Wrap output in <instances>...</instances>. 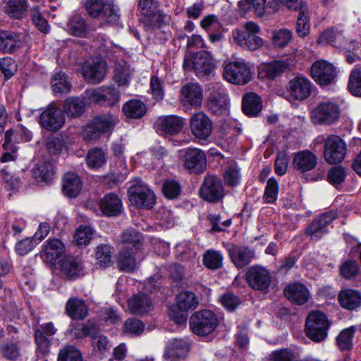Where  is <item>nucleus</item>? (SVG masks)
<instances>
[{
  "mask_svg": "<svg viewBox=\"0 0 361 361\" xmlns=\"http://www.w3.org/2000/svg\"><path fill=\"white\" fill-rule=\"evenodd\" d=\"M117 123V119L112 114L97 116L82 128V139L87 142H95L102 134L111 133Z\"/></svg>",
  "mask_w": 361,
  "mask_h": 361,
  "instance_id": "nucleus-1",
  "label": "nucleus"
},
{
  "mask_svg": "<svg viewBox=\"0 0 361 361\" xmlns=\"http://www.w3.org/2000/svg\"><path fill=\"white\" fill-rule=\"evenodd\" d=\"M329 326L330 323L324 313L312 312L306 319V336L314 342H321L326 338Z\"/></svg>",
  "mask_w": 361,
  "mask_h": 361,
  "instance_id": "nucleus-2",
  "label": "nucleus"
},
{
  "mask_svg": "<svg viewBox=\"0 0 361 361\" xmlns=\"http://www.w3.org/2000/svg\"><path fill=\"white\" fill-rule=\"evenodd\" d=\"M219 322L218 317L212 311L204 310L192 314L190 327L195 334L205 336L216 329Z\"/></svg>",
  "mask_w": 361,
  "mask_h": 361,
  "instance_id": "nucleus-3",
  "label": "nucleus"
},
{
  "mask_svg": "<svg viewBox=\"0 0 361 361\" xmlns=\"http://www.w3.org/2000/svg\"><path fill=\"white\" fill-rule=\"evenodd\" d=\"M347 154V145L338 135H328L324 141V159L331 165L341 164Z\"/></svg>",
  "mask_w": 361,
  "mask_h": 361,
  "instance_id": "nucleus-4",
  "label": "nucleus"
},
{
  "mask_svg": "<svg viewBox=\"0 0 361 361\" xmlns=\"http://www.w3.org/2000/svg\"><path fill=\"white\" fill-rule=\"evenodd\" d=\"M129 201L137 208L151 209L156 202L154 192L141 180L128 190Z\"/></svg>",
  "mask_w": 361,
  "mask_h": 361,
  "instance_id": "nucleus-5",
  "label": "nucleus"
},
{
  "mask_svg": "<svg viewBox=\"0 0 361 361\" xmlns=\"http://www.w3.org/2000/svg\"><path fill=\"white\" fill-rule=\"evenodd\" d=\"M183 66L185 69L192 68L201 78L210 75L214 69V61L208 51H198L189 59L185 57Z\"/></svg>",
  "mask_w": 361,
  "mask_h": 361,
  "instance_id": "nucleus-6",
  "label": "nucleus"
},
{
  "mask_svg": "<svg viewBox=\"0 0 361 361\" xmlns=\"http://www.w3.org/2000/svg\"><path fill=\"white\" fill-rule=\"evenodd\" d=\"M310 73L314 80L320 85L331 84L337 75L336 67L325 60L314 62Z\"/></svg>",
  "mask_w": 361,
  "mask_h": 361,
  "instance_id": "nucleus-7",
  "label": "nucleus"
},
{
  "mask_svg": "<svg viewBox=\"0 0 361 361\" xmlns=\"http://www.w3.org/2000/svg\"><path fill=\"white\" fill-rule=\"evenodd\" d=\"M337 213L334 211H329L323 213L316 218L306 228L305 233L311 240H319L327 233L326 226L337 218Z\"/></svg>",
  "mask_w": 361,
  "mask_h": 361,
  "instance_id": "nucleus-8",
  "label": "nucleus"
},
{
  "mask_svg": "<svg viewBox=\"0 0 361 361\" xmlns=\"http://www.w3.org/2000/svg\"><path fill=\"white\" fill-rule=\"evenodd\" d=\"M106 72V62L97 58L86 61L82 67L84 78L90 83H99L104 78Z\"/></svg>",
  "mask_w": 361,
  "mask_h": 361,
  "instance_id": "nucleus-9",
  "label": "nucleus"
},
{
  "mask_svg": "<svg viewBox=\"0 0 361 361\" xmlns=\"http://www.w3.org/2000/svg\"><path fill=\"white\" fill-rule=\"evenodd\" d=\"M200 194L208 202H216L221 200L224 195L221 179L214 176L205 177Z\"/></svg>",
  "mask_w": 361,
  "mask_h": 361,
  "instance_id": "nucleus-10",
  "label": "nucleus"
},
{
  "mask_svg": "<svg viewBox=\"0 0 361 361\" xmlns=\"http://www.w3.org/2000/svg\"><path fill=\"white\" fill-rule=\"evenodd\" d=\"M224 77L229 82L244 85L248 82V69L245 61H236L226 64Z\"/></svg>",
  "mask_w": 361,
  "mask_h": 361,
  "instance_id": "nucleus-11",
  "label": "nucleus"
},
{
  "mask_svg": "<svg viewBox=\"0 0 361 361\" xmlns=\"http://www.w3.org/2000/svg\"><path fill=\"white\" fill-rule=\"evenodd\" d=\"M312 83L302 75L294 77L288 82V91L295 99L303 101L307 99L312 94Z\"/></svg>",
  "mask_w": 361,
  "mask_h": 361,
  "instance_id": "nucleus-12",
  "label": "nucleus"
},
{
  "mask_svg": "<svg viewBox=\"0 0 361 361\" xmlns=\"http://www.w3.org/2000/svg\"><path fill=\"white\" fill-rule=\"evenodd\" d=\"M56 331L52 322L44 323L35 328V341L37 350L41 354L44 355L49 352L51 341L49 337L54 336Z\"/></svg>",
  "mask_w": 361,
  "mask_h": 361,
  "instance_id": "nucleus-13",
  "label": "nucleus"
},
{
  "mask_svg": "<svg viewBox=\"0 0 361 361\" xmlns=\"http://www.w3.org/2000/svg\"><path fill=\"white\" fill-rule=\"evenodd\" d=\"M318 159L315 153L310 149H303L293 154L292 164L295 170L304 173L315 169Z\"/></svg>",
  "mask_w": 361,
  "mask_h": 361,
  "instance_id": "nucleus-14",
  "label": "nucleus"
},
{
  "mask_svg": "<svg viewBox=\"0 0 361 361\" xmlns=\"http://www.w3.org/2000/svg\"><path fill=\"white\" fill-rule=\"evenodd\" d=\"M212 122L206 114H193L190 118L192 134L200 141L207 140L212 131Z\"/></svg>",
  "mask_w": 361,
  "mask_h": 361,
  "instance_id": "nucleus-15",
  "label": "nucleus"
},
{
  "mask_svg": "<svg viewBox=\"0 0 361 361\" xmlns=\"http://www.w3.org/2000/svg\"><path fill=\"white\" fill-rule=\"evenodd\" d=\"M185 121L180 116L169 115L160 116L155 123L157 130L162 135H175L180 132Z\"/></svg>",
  "mask_w": 361,
  "mask_h": 361,
  "instance_id": "nucleus-16",
  "label": "nucleus"
},
{
  "mask_svg": "<svg viewBox=\"0 0 361 361\" xmlns=\"http://www.w3.org/2000/svg\"><path fill=\"white\" fill-rule=\"evenodd\" d=\"M203 98L202 90L199 84L188 82L180 90V100L184 106L200 107Z\"/></svg>",
  "mask_w": 361,
  "mask_h": 361,
  "instance_id": "nucleus-17",
  "label": "nucleus"
},
{
  "mask_svg": "<svg viewBox=\"0 0 361 361\" xmlns=\"http://www.w3.org/2000/svg\"><path fill=\"white\" fill-rule=\"evenodd\" d=\"M185 166L195 173H202L206 169V155L196 148L187 149L184 156Z\"/></svg>",
  "mask_w": 361,
  "mask_h": 361,
  "instance_id": "nucleus-18",
  "label": "nucleus"
},
{
  "mask_svg": "<svg viewBox=\"0 0 361 361\" xmlns=\"http://www.w3.org/2000/svg\"><path fill=\"white\" fill-rule=\"evenodd\" d=\"M286 298L295 305H304L310 298L307 288L300 283H293L286 286L283 290Z\"/></svg>",
  "mask_w": 361,
  "mask_h": 361,
  "instance_id": "nucleus-19",
  "label": "nucleus"
},
{
  "mask_svg": "<svg viewBox=\"0 0 361 361\" xmlns=\"http://www.w3.org/2000/svg\"><path fill=\"white\" fill-rule=\"evenodd\" d=\"M99 207L103 215L111 217L121 213L123 204L118 196L114 193H109L100 199Z\"/></svg>",
  "mask_w": 361,
  "mask_h": 361,
  "instance_id": "nucleus-20",
  "label": "nucleus"
},
{
  "mask_svg": "<svg viewBox=\"0 0 361 361\" xmlns=\"http://www.w3.org/2000/svg\"><path fill=\"white\" fill-rule=\"evenodd\" d=\"M189 351V345L183 339L173 338L168 341L164 357L170 361L185 357Z\"/></svg>",
  "mask_w": 361,
  "mask_h": 361,
  "instance_id": "nucleus-21",
  "label": "nucleus"
},
{
  "mask_svg": "<svg viewBox=\"0 0 361 361\" xmlns=\"http://www.w3.org/2000/svg\"><path fill=\"white\" fill-rule=\"evenodd\" d=\"M65 311L67 315L74 320H83L88 315V307L85 302L76 297L68 300Z\"/></svg>",
  "mask_w": 361,
  "mask_h": 361,
  "instance_id": "nucleus-22",
  "label": "nucleus"
},
{
  "mask_svg": "<svg viewBox=\"0 0 361 361\" xmlns=\"http://www.w3.org/2000/svg\"><path fill=\"white\" fill-rule=\"evenodd\" d=\"M271 283L270 274L265 268L253 267L250 269V285L255 289L263 290Z\"/></svg>",
  "mask_w": 361,
  "mask_h": 361,
  "instance_id": "nucleus-23",
  "label": "nucleus"
},
{
  "mask_svg": "<svg viewBox=\"0 0 361 361\" xmlns=\"http://www.w3.org/2000/svg\"><path fill=\"white\" fill-rule=\"evenodd\" d=\"M21 45L18 33L11 30L0 31V51L12 54L16 51Z\"/></svg>",
  "mask_w": 361,
  "mask_h": 361,
  "instance_id": "nucleus-24",
  "label": "nucleus"
},
{
  "mask_svg": "<svg viewBox=\"0 0 361 361\" xmlns=\"http://www.w3.org/2000/svg\"><path fill=\"white\" fill-rule=\"evenodd\" d=\"M295 63L294 58L290 57L283 60L274 61L262 68L265 76L273 79L286 71L290 70Z\"/></svg>",
  "mask_w": 361,
  "mask_h": 361,
  "instance_id": "nucleus-25",
  "label": "nucleus"
},
{
  "mask_svg": "<svg viewBox=\"0 0 361 361\" xmlns=\"http://www.w3.org/2000/svg\"><path fill=\"white\" fill-rule=\"evenodd\" d=\"M295 63L294 58L290 57L283 60L274 61L262 68L265 76L273 79L286 71L290 70Z\"/></svg>",
  "mask_w": 361,
  "mask_h": 361,
  "instance_id": "nucleus-26",
  "label": "nucleus"
},
{
  "mask_svg": "<svg viewBox=\"0 0 361 361\" xmlns=\"http://www.w3.org/2000/svg\"><path fill=\"white\" fill-rule=\"evenodd\" d=\"M64 252V245L58 239H50L45 242L42 251V257L48 263H54Z\"/></svg>",
  "mask_w": 361,
  "mask_h": 361,
  "instance_id": "nucleus-27",
  "label": "nucleus"
},
{
  "mask_svg": "<svg viewBox=\"0 0 361 361\" xmlns=\"http://www.w3.org/2000/svg\"><path fill=\"white\" fill-rule=\"evenodd\" d=\"M138 251L122 249L118 257V266L121 271L131 272L137 267Z\"/></svg>",
  "mask_w": 361,
  "mask_h": 361,
  "instance_id": "nucleus-28",
  "label": "nucleus"
},
{
  "mask_svg": "<svg viewBox=\"0 0 361 361\" xmlns=\"http://www.w3.org/2000/svg\"><path fill=\"white\" fill-rule=\"evenodd\" d=\"M341 306L348 310H354L361 305V293L355 290L345 289L338 294Z\"/></svg>",
  "mask_w": 361,
  "mask_h": 361,
  "instance_id": "nucleus-29",
  "label": "nucleus"
},
{
  "mask_svg": "<svg viewBox=\"0 0 361 361\" xmlns=\"http://www.w3.org/2000/svg\"><path fill=\"white\" fill-rule=\"evenodd\" d=\"M82 182L75 173H66L63 179V192L69 197H77L82 190Z\"/></svg>",
  "mask_w": 361,
  "mask_h": 361,
  "instance_id": "nucleus-30",
  "label": "nucleus"
},
{
  "mask_svg": "<svg viewBox=\"0 0 361 361\" xmlns=\"http://www.w3.org/2000/svg\"><path fill=\"white\" fill-rule=\"evenodd\" d=\"M230 255L236 267L239 269H245L243 278L248 282V250L246 247L234 246L230 250Z\"/></svg>",
  "mask_w": 361,
  "mask_h": 361,
  "instance_id": "nucleus-31",
  "label": "nucleus"
},
{
  "mask_svg": "<svg viewBox=\"0 0 361 361\" xmlns=\"http://www.w3.org/2000/svg\"><path fill=\"white\" fill-rule=\"evenodd\" d=\"M32 172L37 180L46 183L51 182L56 176L55 166L49 161L38 164L32 169Z\"/></svg>",
  "mask_w": 361,
  "mask_h": 361,
  "instance_id": "nucleus-32",
  "label": "nucleus"
},
{
  "mask_svg": "<svg viewBox=\"0 0 361 361\" xmlns=\"http://www.w3.org/2000/svg\"><path fill=\"white\" fill-rule=\"evenodd\" d=\"M151 305L149 296L145 294H138L128 300V308L133 314H144L149 311Z\"/></svg>",
  "mask_w": 361,
  "mask_h": 361,
  "instance_id": "nucleus-33",
  "label": "nucleus"
},
{
  "mask_svg": "<svg viewBox=\"0 0 361 361\" xmlns=\"http://www.w3.org/2000/svg\"><path fill=\"white\" fill-rule=\"evenodd\" d=\"M94 322L88 321L85 324L73 323L66 331V336H71L77 339H81L86 336H91L96 328Z\"/></svg>",
  "mask_w": 361,
  "mask_h": 361,
  "instance_id": "nucleus-34",
  "label": "nucleus"
},
{
  "mask_svg": "<svg viewBox=\"0 0 361 361\" xmlns=\"http://www.w3.org/2000/svg\"><path fill=\"white\" fill-rule=\"evenodd\" d=\"M123 243L122 249H129V250L138 251L142 245V234L133 229L126 230L121 236Z\"/></svg>",
  "mask_w": 361,
  "mask_h": 361,
  "instance_id": "nucleus-35",
  "label": "nucleus"
},
{
  "mask_svg": "<svg viewBox=\"0 0 361 361\" xmlns=\"http://www.w3.org/2000/svg\"><path fill=\"white\" fill-rule=\"evenodd\" d=\"M62 274L70 279H75L82 274L81 264L73 257H67L61 263Z\"/></svg>",
  "mask_w": 361,
  "mask_h": 361,
  "instance_id": "nucleus-36",
  "label": "nucleus"
},
{
  "mask_svg": "<svg viewBox=\"0 0 361 361\" xmlns=\"http://www.w3.org/2000/svg\"><path fill=\"white\" fill-rule=\"evenodd\" d=\"M199 304L197 298L193 292L184 290L176 296V306L178 309L188 311L195 309Z\"/></svg>",
  "mask_w": 361,
  "mask_h": 361,
  "instance_id": "nucleus-37",
  "label": "nucleus"
},
{
  "mask_svg": "<svg viewBox=\"0 0 361 361\" xmlns=\"http://www.w3.org/2000/svg\"><path fill=\"white\" fill-rule=\"evenodd\" d=\"M310 18L307 5H302L296 22V32L300 37L304 38L310 33Z\"/></svg>",
  "mask_w": 361,
  "mask_h": 361,
  "instance_id": "nucleus-38",
  "label": "nucleus"
},
{
  "mask_svg": "<svg viewBox=\"0 0 361 361\" xmlns=\"http://www.w3.org/2000/svg\"><path fill=\"white\" fill-rule=\"evenodd\" d=\"M27 8V0H8L4 6V11L11 18L20 19L25 14Z\"/></svg>",
  "mask_w": 361,
  "mask_h": 361,
  "instance_id": "nucleus-39",
  "label": "nucleus"
},
{
  "mask_svg": "<svg viewBox=\"0 0 361 361\" xmlns=\"http://www.w3.org/2000/svg\"><path fill=\"white\" fill-rule=\"evenodd\" d=\"M65 122L63 114H40L42 127L49 131H56Z\"/></svg>",
  "mask_w": 361,
  "mask_h": 361,
  "instance_id": "nucleus-40",
  "label": "nucleus"
},
{
  "mask_svg": "<svg viewBox=\"0 0 361 361\" xmlns=\"http://www.w3.org/2000/svg\"><path fill=\"white\" fill-rule=\"evenodd\" d=\"M224 179L225 183L231 186H235L240 183L241 175L240 169L234 161H228L224 169Z\"/></svg>",
  "mask_w": 361,
  "mask_h": 361,
  "instance_id": "nucleus-41",
  "label": "nucleus"
},
{
  "mask_svg": "<svg viewBox=\"0 0 361 361\" xmlns=\"http://www.w3.org/2000/svg\"><path fill=\"white\" fill-rule=\"evenodd\" d=\"M169 21V16L164 14L159 10L154 11L148 16L145 17L142 20L145 27L147 30L160 28L164 25L168 23Z\"/></svg>",
  "mask_w": 361,
  "mask_h": 361,
  "instance_id": "nucleus-42",
  "label": "nucleus"
},
{
  "mask_svg": "<svg viewBox=\"0 0 361 361\" xmlns=\"http://www.w3.org/2000/svg\"><path fill=\"white\" fill-rule=\"evenodd\" d=\"M356 328L350 326L342 330L336 337V344L341 350H348L353 347V340Z\"/></svg>",
  "mask_w": 361,
  "mask_h": 361,
  "instance_id": "nucleus-43",
  "label": "nucleus"
},
{
  "mask_svg": "<svg viewBox=\"0 0 361 361\" xmlns=\"http://www.w3.org/2000/svg\"><path fill=\"white\" fill-rule=\"evenodd\" d=\"M87 166L94 169H99L106 161V153L99 148H94L89 151L86 157Z\"/></svg>",
  "mask_w": 361,
  "mask_h": 361,
  "instance_id": "nucleus-44",
  "label": "nucleus"
},
{
  "mask_svg": "<svg viewBox=\"0 0 361 361\" xmlns=\"http://www.w3.org/2000/svg\"><path fill=\"white\" fill-rule=\"evenodd\" d=\"M67 30L73 36L84 37L87 34L86 23L80 16H74L68 23Z\"/></svg>",
  "mask_w": 361,
  "mask_h": 361,
  "instance_id": "nucleus-45",
  "label": "nucleus"
},
{
  "mask_svg": "<svg viewBox=\"0 0 361 361\" xmlns=\"http://www.w3.org/2000/svg\"><path fill=\"white\" fill-rule=\"evenodd\" d=\"M208 106L213 113H223L229 111V102L224 92L219 93L218 96L211 94Z\"/></svg>",
  "mask_w": 361,
  "mask_h": 361,
  "instance_id": "nucleus-46",
  "label": "nucleus"
},
{
  "mask_svg": "<svg viewBox=\"0 0 361 361\" xmlns=\"http://www.w3.org/2000/svg\"><path fill=\"white\" fill-rule=\"evenodd\" d=\"M51 87L55 94L68 93L71 89V82L63 72L56 73L52 77Z\"/></svg>",
  "mask_w": 361,
  "mask_h": 361,
  "instance_id": "nucleus-47",
  "label": "nucleus"
},
{
  "mask_svg": "<svg viewBox=\"0 0 361 361\" xmlns=\"http://www.w3.org/2000/svg\"><path fill=\"white\" fill-rule=\"evenodd\" d=\"M132 71L127 63H118L115 66L114 80L119 86L128 85Z\"/></svg>",
  "mask_w": 361,
  "mask_h": 361,
  "instance_id": "nucleus-48",
  "label": "nucleus"
},
{
  "mask_svg": "<svg viewBox=\"0 0 361 361\" xmlns=\"http://www.w3.org/2000/svg\"><path fill=\"white\" fill-rule=\"evenodd\" d=\"M346 104L333 100H324L321 102L314 109V113H340L346 111Z\"/></svg>",
  "mask_w": 361,
  "mask_h": 361,
  "instance_id": "nucleus-49",
  "label": "nucleus"
},
{
  "mask_svg": "<svg viewBox=\"0 0 361 361\" xmlns=\"http://www.w3.org/2000/svg\"><path fill=\"white\" fill-rule=\"evenodd\" d=\"M348 86L351 94L361 97V67L355 68L351 71Z\"/></svg>",
  "mask_w": 361,
  "mask_h": 361,
  "instance_id": "nucleus-50",
  "label": "nucleus"
},
{
  "mask_svg": "<svg viewBox=\"0 0 361 361\" xmlns=\"http://www.w3.org/2000/svg\"><path fill=\"white\" fill-rule=\"evenodd\" d=\"M292 38L293 32L287 28H282L273 32L272 42L274 47L283 48L288 44Z\"/></svg>",
  "mask_w": 361,
  "mask_h": 361,
  "instance_id": "nucleus-51",
  "label": "nucleus"
},
{
  "mask_svg": "<svg viewBox=\"0 0 361 361\" xmlns=\"http://www.w3.org/2000/svg\"><path fill=\"white\" fill-rule=\"evenodd\" d=\"M203 263L208 269L213 270L219 269L222 267L223 256L219 252L208 250L204 255Z\"/></svg>",
  "mask_w": 361,
  "mask_h": 361,
  "instance_id": "nucleus-52",
  "label": "nucleus"
},
{
  "mask_svg": "<svg viewBox=\"0 0 361 361\" xmlns=\"http://www.w3.org/2000/svg\"><path fill=\"white\" fill-rule=\"evenodd\" d=\"M108 23H116L119 20L118 9L111 0H106L100 15Z\"/></svg>",
  "mask_w": 361,
  "mask_h": 361,
  "instance_id": "nucleus-53",
  "label": "nucleus"
},
{
  "mask_svg": "<svg viewBox=\"0 0 361 361\" xmlns=\"http://www.w3.org/2000/svg\"><path fill=\"white\" fill-rule=\"evenodd\" d=\"M85 102L80 97H68L63 102V113H82L84 111Z\"/></svg>",
  "mask_w": 361,
  "mask_h": 361,
  "instance_id": "nucleus-54",
  "label": "nucleus"
},
{
  "mask_svg": "<svg viewBox=\"0 0 361 361\" xmlns=\"http://www.w3.org/2000/svg\"><path fill=\"white\" fill-rule=\"evenodd\" d=\"M58 361H82V357L75 346L68 345L60 350Z\"/></svg>",
  "mask_w": 361,
  "mask_h": 361,
  "instance_id": "nucleus-55",
  "label": "nucleus"
},
{
  "mask_svg": "<svg viewBox=\"0 0 361 361\" xmlns=\"http://www.w3.org/2000/svg\"><path fill=\"white\" fill-rule=\"evenodd\" d=\"M31 19L36 27L43 33H48L50 30V26L47 20L44 18L39 11L38 6H34L30 11Z\"/></svg>",
  "mask_w": 361,
  "mask_h": 361,
  "instance_id": "nucleus-56",
  "label": "nucleus"
},
{
  "mask_svg": "<svg viewBox=\"0 0 361 361\" xmlns=\"http://www.w3.org/2000/svg\"><path fill=\"white\" fill-rule=\"evenodd\" d=\"M232 36L238 45L245 49L248 48V22L233 30Z\"/></svg>",
  "mask_w": 361,
  "mask_h": 361,
  "instance_id": "nucleus-57",
  "label": "nucleus"
},
{
  "mask_svg": "<svg viewBox=\"0 0 361 361\" xmlns=\"http://www.w3.org/2000/svg\"><path fill=\"white\" fill-rule=\"evenodd\" d=\"M112 248L106 244L98 245L95 249V257L101 265L106 266L111 261Z\"/></svg>",
  "mask_w": 361,
  "mask_h": 361,
  "instance_id": "nucleus-58",
  "label": "nucleus"
},
{
  "mask_svg": "<svg viewBox=\"0 0 361 361\" xmlns=\"http://www.w3.org/2000/svg\"><path fill=\"white\" fill-rule=\"evenodd\" d=\"M345 177L346 173L345 168L341 166L332 167L327 174L328 181L335 186L343 183Z\"/></svg>",
  "mask_w": 361,
  "mask_h": 361,
  "instance_id": "nucleus-59",
  "label": "nucleus"
},
{
  "mask_svg": "<svg viewBox=\"0 0 361 361\" xmlns=\"http://www.w3.org/2000/svg\"><path fill=\"white\" fill-rule=\"evenodd\" d=\"M93 230L90 226H80L75 231L74 240L78 245H86L92 239Z\"/></svg>",
  "mask_w": 361,
  "mask_h": 361,
  "instance_id": "nucleus-60",
  "label": "nucleus"
},
{
  "mask_svg": "<svg viewBox=\"0 0 361 361\" xmlns=\"http://www.w3.org/2000/svg\"><path fill=\"white\" fill-rule=\"evenodd\" d=\"M359 269V265L356 261L347 260L340 266V274L343 278L350 279L357 275Z\"/></svg>",
  "mask_w": 361,
  "mask_h": 361,
  "instance_id": "nucleus-61",
  "label": "nucleus"
},
{
  "mask_svg": "<svg viewBox=\"0 0 361 361\" xmlns=\"http://www.w3.org/2000/svg\"><path fill=\"white\" fill-rule=\"evenodd\" d=\"M105 106H113L118 103L120 92L114 87H102Z\"/></svg>",
  "mask_w": 361,
  "mask_h": 361,
  "instance_id": "nucleus-62",
  "label": "nucleus"
},
{
  "mask_svg": "<svg viewBox=\"0 0 361 361\" xmlns=\"http://www.w3.org/2000/svg\"><path fill=\"white\" fill-rule=\"evenodd\" d=\"M145 329V324L137 319L130 318L124 324V332L130 336H137Z\"/></svg>",
  "mask_w": 361,
  "mask_h": 361,
  "instance_id": "nucleus-63",
  "label": "nucleus"
},
{
  "mask_svg": "<svg viewBox=\"0 0 361 361\" xmlns=\"http://www.w3.org/2000/svg\"><path fill=\"white\" fill-rule=\"evenodd\" d=\"M260 31L259 26L253 23L250 22V50H256L264 44V40L256 34Z\"/></svg>",
  "mask_w": 361,
  "mask_h": 361,
  "instance_id": "nucleus-64",
  "label": "nucleus"
}]
</instances>
